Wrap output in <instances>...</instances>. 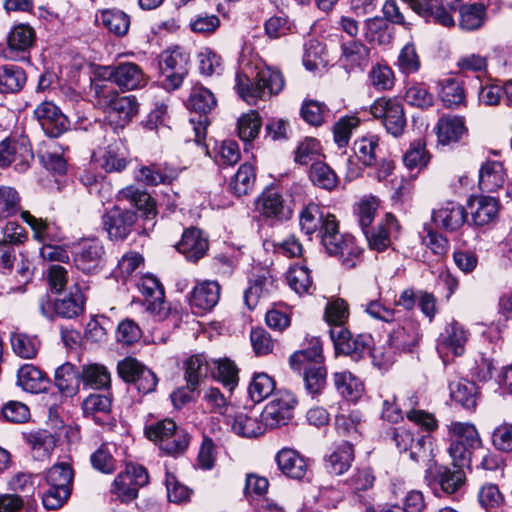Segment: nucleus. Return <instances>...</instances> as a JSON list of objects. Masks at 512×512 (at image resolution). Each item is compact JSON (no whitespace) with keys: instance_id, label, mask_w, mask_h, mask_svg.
Here are the masks:
<instances>
[{"instance_id":"obj_1","label":"nucleus","mask_w":512,"mask_h":512,"mask_svg":"<svg viewBox=\"0 0 512 512\" xmlns=\"http://www.w3.org/2000/svg\"><path fill=\"white\" fill-rule=\"evenodd\" d=\"M301 230L310 237L320 240L322 247L331 256H340L347 268L357 264L361 251L354 246L353 239L339 231L336 217L317 204H308L300 213Z\"/></svg>"},{"instance_id":"obj_2","label":"nucleus","mask_w":512,"mask_h":512,"mask_svg":"<svg viewBox=\"0 0 512 512\" xmlns=\"http://www.w3.org/2000/svg\"><path fill=\"white\" fill-rule=\"evenodd\" d=\"M329 333L336 353L350 356L358 361L370 353L374 366L388 370L396 361V349L388 343L372 349L373 338L369 334L352 335L345 322H331Z\"/></svg>"},{"instance_id":"obj_3","label":"nucleus","mask_w":512,"mask_h":512,"mask_svg":"<svg viewBox=\"0 0 512 512\" xmlns=\"http://www.w3.org/2000/svg\"><path fill=\"white\" fill-rule=\"evenodd\" d=\"M283 87V75L279 70L271 67L260 69L254 83L244 74L237 73L236 75L237 92L248 104H255L258 99L278 94Z\"/></svg>"},{"instance_id":"obj_4","label":"nucleus","mask_w":512,"mask_h":512,"mask_svg":"<svg viewBox=\"0 0 512 512\" xmlns=\"http://www.w3.org/2000/svg\"><path fill=\"white\" fill-rule=\"evenodd\" d=\"M137 287L144 297L143 305L148 317L162 319H181L183 317V313L177 305L172 307L165 303L164 288L155 276L143 275L137 282Z\"/></svg>"},{"instance_id":"obj_5","label":"nucleus","mask_w":512,"mask_h":512,"mask_svg":"<svg viewBox=\"0 0 512 512\" xmlns=\"http://www.w3.org/2000/svg\"><path fill=\"white\" fill-rule=\"evenodd\" d=\"M147 438L156 443L167 455L183 453L189 445V436L171 419H163L145 427Z\"/></svg>"},{"instance_id":"obj_6","label":"nucleus","mask_w":512,"mask_h":512,"mask_svg":"<svg viewBox=\"0 0 512 512\" xmlns=\"http://www.w3.org/2000/svg\"><path fill=\"white\" fill-rule=\"evenodd\" d=\"M93 89L99 104L107 108L108 117L118 125L124 126L138 113L135 96H119L113 88L99 84H95Z\"/></svg>"},{"instance_id":"obj_7","label":"nucleus","mask_w":512,"mask_h":512,"mask_svg":"<svg viewBox=\"0 0 512 512\" xmlns=\"http://www.w3.org/2000/svg\"><path fill=\"white\" fill-rule=\"evenodd\" d=\"M188 63L189 54L180 47L168 49L161 53L159 66L165 76L162 84L166 90H176L182 85L187 74Z\"/></svg>"},{"instance_id":"obj_8","label":"nucleus","mask_w":512,"mask_h":512,"mask_svg":"<svg viewBox=\"0 0 512 512\" xmlns=\"http://www.w3.org/2000/svg\"><path fill=\"white\" fill-rule=\"evenodd\" d=\"M370 113L381 120L387 132L397 137L402 134L406 126V119L402 104L396 98L380 97L370 106Z\"/></svg>"},{"instance_id":"obj_9","label":"nucleus","mask_w":512,"mask_h":512,"mask_svg":"<svg viewBox=\"0 0 512 512\" xmlns=\"http://www.w3.org/2000/svg\"><path fill=\"white\" fill-rule=\"evenodd\" d=\"M147 470L140 465H127L111 486V493L122 502H130L138 496V490L148 483Z\"/></svg>"},{"instance_id":"obj_10","label":"nucleus","mask_w":512,"mask_h":512,"mask_svg":"<svg viewBox=\"0 0 512 512\" xmlns=\"http://www.w3.org/2000/svg\"><path fill=\"white\" fill-rule=\"evenodd\" d=\"M297 405L295 395L287 390H279L273 399L265 406L261 419L265 426L277 428L288 424L292 419L293 410Z\"/></svg>"},{"instance_id":"obj_11","label":"nucleus","mask_w":512,"mask_h":512,"mask_svg":"<svg viewBox=\"0 0 512 512\" xmlns=\"http://www.w3.org/2000/svg\"><path fill=\"white\" fill-rule=\"evenodd\" d=\"M425 480L436 494L440 491L445 494H453L464 485L466 475L463 469L455 468L452 470L449 467L434 463L427 468Z\"/></svg>"},{"instance_id":"obj_12","label":"nucleus","mask_w":512,"mask_h":512,"mask_svg":"<svg viewBox=\"0 0 512 512\" xmlns=\"http://www.w3.org/2000/svg\"><path fill=\"white\" fill-rule=\"evenodd\" d=\"M40 308L42 315L47 318L55 316L72 319L80 316L84 309V296L78 286L70 292L69 297H65L55 302H50L49 296L45 295L41 299Z\"/></svg>"},{"instance_id":"obj_13","label":"nucleus","mask_w":512,"mask_h":512,"mask_svg":"<svg viewBox=\"0 0 512 512\" xmlns=\"http://www.w3.org/2000/svg\"><path fill=\"white\" fill-rule=\"evenodd\" d=\"M33 160V153L25 141L5 139L0 142V167L13 166L19 172H26Z\"/></svg>"},{"instance_id":"obj_14","label":"nucleus","mask_w":512,"mask_h":512,"mask_svg":"<svg viewBox=\"0 0 512 512\" xmlns=\"http://www.w3.org/2000/svg\"><path fill=\"white\" fill-rule=\"evenodd\" d=\"M104 253V247L99 239L86 238L74 246L73 260L79 270L93 273L101 267Z\"/></svg>"},{"instance_id":"obj_15","label":"nucleus","mask_w":512,"mask_h":512,"mask_svg":"<svg viewBox=\"0 0 512 512\" xmlns=\"http://www.w3.org/2000/svg\"><path fill=\"white\" fill-rule=\"evenodd\" d=\"M107 71L108 79L125 91L142 88L148 81L142 68L133 62H123L109 66Z\"/></svg>"},{"instance_id":"obj_16","label":"nucleus","mask_w":512,"mask_h":512,"mask_svg":"<svg viewBox=\"0 0 512 512\" xmlns=\"http://www.w3.org/2000/svg\"><path fill=\"white\" fill-rule=\"evenodd\" d=\"M34 116L49 137H58L69 128V120L52 102L44 101L34 110Z\"/></svg>"},{"instance_id":"obj_17","label":"nucleus","mask_w":512,"mask_h":512,"mask_svg":"<svg viewBox=\"0 0 512 512\" xmlns=\"http://www.w3.org/2000/svg\"><path fill=\"white\" fill-rule=\"evenodd\" d=\"M469 339V332L461 322H449L438 338L437 350L441 357L461 356L465 352V345Z\"/></svg>"},{"instance_id":"obj_18","label":"nucleus","mask_w":512,"mask_h":512,"mask_svg":"<svg viewBox=\"0 0 512 512\" xmlns=\"http://www.w3.org/2000/svg\"><path fill=\"white\" fill-rule=\"evenodd\" d=\"M136 220L134 212L115 206L103 216V226L111 240L122 241L132 232Z\"/></svg>"},{"instance_id":"obj_19","label":"nucleus","mask_w":512,"mask_h":512,"mask_svg":"<svg viewBox=\"0 0 512 512\" xmlns=\"http://www.w3.org/2000/svg\"><path fill=\"white\" fill-rule=\"evenodd\" d=\"M93 162L107 173L122 172L128 164L123 144L114 142L93 152Z\"/></svg>"},{"instance_id":"obj_20","label":"nucleus","mask_w":512,"mask_h":512,"mask_svg":"<svg viewBox=\"0 0 512 512\" xmlns=\"http://www.w3.org/2000/svg\"><path fill=\"white\" fill-rule=\"evenodd\" d=\"M220 297V286L215 281L197 284L189 297V305L194 315L203 316L211 311Z\"/></svg>"},{"instance_id":"obj_21","label":"nucleus","mask_w":512,"mask_h":512,"mask_svg":"<svg viewBox=\"0 0 512 512\" xmlns=\"http://www.w3.org/2000/svg\"><path fill=\"white\" fill-rule=\"evenodd\" d=\"M399 228L400 226L397 219L392 214L387 213L377 227L369 228L363 233L366 236L370 248L381 252L390 246L392 238L397 237Z\"/></svg>"},{"instance_id":"obj_22","label":"nucleus","mask_w":512,"mask_h":512,"mask_svg":"<svg viewBox=\"0 0 512 512\" xmlns=\"http://www.w3.org/2000/svg\"><path fill=\"white\" fill-rule=\"evenodd\" d=\"M256 209L262 216L274 220L289 219L292 214L282 195L274 188L262 192L256 201Z\"/></svg>"},{"instance_id":"obj_23","label":"nucleus","mask_w":512,"mask_h":512,"mask_svg":"<svg viewBox=\"0 0 512 512\" xmlns=\"http://www.w3.org/2000/svg\"><path fill=\"white\" fill-rule=\"evenodd\" d=\"M467 213L459 203L447 201L433 210L432 220L436 227L446 231L459 229L466 221Z\"/></svg>"},{"instance_id":"obj_24","label":"nucleus","mask_w":512,"mask_h":512,"mask_svg":"<svg viewBox=\"0 0 512 512\" xmlns=\"http://www.w3.org/2000/svg\"><path fill=\"white\" fill-rule=\"evenodd\" d=\"M412 11L427 21H434L445 27L454 25L452 15L442 5V0H402Z\"/></svg>"},{"instance_id":"obj_25","label":"nucleus","mask_w":512,"mask_h":512,"mask_svg":"<svg viewBox=\"0 0 512 512\" xmlns=\"http://www.w3.org/2000/svg\"><path fill=\"white\" fill-rule=\"evenodd\" d=\"M176 248L188 261L197 262L208 251L209 242L200 229L191 227L183 232L182 239Z\"/></svg>"},{"instance_id":"obj_26","label":"nucleus","mask_w":512,"mask_h":512,"mask_svg":"<svg viewBox=\"0 0 512 512\" xmlns=\"http://www.w3.org/2000/svg\"><path fill=\"white\" fill-rule=\"evenodd\" d=\"M278 468L289 478L301 480L309 471L307 460L294 449L283 448L275 457Z\"/></svg>"},{"instance_id":"obj_27","label":"nucleus","mask_w":512,"mask_h":512,"mask_svg":"<svg viewBox=\"0 0 512 512\" xmlns=\"http://www.w3.org/2000/svg\"><path fill=\"white\" fill-rule=\"evenodd\" d=\"M16 383L26 392L39 394L48 389L50 380L39 367L33 364H24L18 369Z\"/></svg>"},{"instance_id":"obj_28","label":"nucleus","mask_w":512,"mask_h":512,"mask_svg":"<svg viewBox=\"0 0 512 512\" xmlns=\"http://www.w3.org/2000/svg\"><path fill=\"white\" fill-rule=\"evenodd\" d=\"M308 346L295 351L289 358L292 370L301 372L305 366H316L324 364L322 342L318 337L307 339Z\"/></svg>"},{"instance_id":"obj_29","label":"nucleus","mask_w":512,"mask_h":512,"mask_svg":"<svg viewBox=\"0 0 512 512\" xmlns=\"http://www.w3.org/2000/svg\"><path fill=\"white\" fill-rule=\"evenodd\" d=\"M466 133L465 120L461 116H443L436 125L437 140L441 145L457 143Z\"/></svg>"},{"instance_id":"obj_30","label":"nucleus","mask_w":512,"mask_h":512,"mask_svg":"<svg viewBox=\"0 0 512 512\" xmlns=\"http://www.w3.org/2000/svg\"><path fill=\"white\" fill-rule=\"evenodd\" d=\"M470 215L475 225L484 226L492 222L499 210L498 201L491 196H478L469 200Z\"/></svg>"},{"instance_id":"obj_31","label":"nucleus","mask_w":512,"mask_h":512,"mask_svg":"<svg viewBox=\"0 0 512 512\" xmlns=\"http://www.w3.org/2000/svg\"><path fill=\"white\" fill-rule=\"evenodd\" d=\"M370 49L360 41H348L341 45L340 62L348 70L363 69L369 62Z\"/></svg>"},{"instance_id":"obj_32","label":"nucleus","mask_w":512,"mask_h":512,"mask_svg":"<svg viewBox=\"0 0 512 512\" xmlns=\"http://www.w3.org/2000/svg\"><path fill=\"white\" fill-rule=\"evenodd\" d=\"M380 138L376 134L368 133L357 138L353 144L354 154L357 159L366 167L376 164L380 158Z\"/></svg>"},{"instance_id":"obj_33","label":"nucleus","mask_w":512,"mask_h":512,"mask_svg":"<svg viewBox=\"0 0 512 512\" xmlns=\"http://www.w3.org/2000/svg\"><path fill=\"white\" fill-rule=\"evenodd\" d=\"M117 200L127 201L138 210L142 211L147 219H153L156 215L155 202L146 192L134 186H127L117 194Z\"/></svg>"},{"instance_id":"obj_34","label":"nucleus","mask_w":512,"mask_h":512,"mask_svg":"<svg viewBox=\"0 0 512 512\" xmlns=\"http://www.w3.org/2000/svg\"><path fill=\"white\" fill-rule=\"evenodd\" d=\"M334 386L338 393L347 401L356 402L364 394V384L349 371L333 374Z\"/></svg>"},{"instance_id":"obj_35","label":"nucleus","mask_w":512,"mask_h":512,"mask_svg":"<svg viewBox=\"0 0 512 512\" xmlns=\"http://www.w3.org/2000/svg\"><path fill=\"white\" fill-rule=\"evenodd\" d=\"M353 460V445L349 441H343L325 459V468L330 474L342 475L350 468Z\"/></svg>"},{"instance_id":"obj_36","label":"nucleus","mask_w":512,"mask_h":512,"mask_svg":"<svg viewBox=\"0 0 512 512\" xmlns=\"http://www.w3.org/2000/svg\"><path fill=\"white\" fill-rule=\"evenodd\" d=\"M13 352L22 359H33L36 357L41 341L37 335L24 331H15L10 336Z\"/></svg>"},{"instance_id":"obj_37","label":"nucleus","mask_w":512,"mask_h":512,"mask_svg":"<svg viewBox=\"0 0 512 512\" xmlns=\"http://www.w3.org/2000/svg\"><path fill=\"white\" fill-rule=\"evenodd\" d=\"M21 218L31 227L33 237L43 244L59 240L60 233L58 227L42 218H36L28 211L21 213Z\"/></svg>"},{"instance_id":"obj_38","label":"nucleus","mask_w":512,"mask_h":512,"mask_svg":"<svg viewBox=\"0 0 512 512\" xmlns=\"http://www.w3.org/2000/svg\"><path fill=\"white\" fill-rule=\"evenodd\" d=\"M504 169L497 161H487L479 171V187L485 192H494L504 184Z\"/></svg>"},{"instance_id":"obj_39","label":"nucleus","mask_w":512,"mask_h":512,"mask_svg":"<svg viewBox=\"0 0 512 512\" xmlns=\"http://www.w3.org/2000/svg\"><path fill=\"white\" fill-rule=\"evenodd\" d=\"M451 398L466 409H474L479 395L475 383L466 379H459L449 385Z\"/></svg>"},{"instance_id":"obj_40","label":"nucleus","mask_w":512,"mask_h":512,"mask_svg":"<svg viewBox=\"0 0 512 512\" xmlns=\"http://www.w3.org/2000/svg\"><path fill=\"white\" fill-rule=\"evenodd\" d=\"M265 423L258 419L257 416L248 415L246 413H237L231 421L232 431L242 437L254 438L265 432Z\"/></svg>"},{"instance_id":"obj_41","label":"nucleus","mask_w":512,"mask_h":512,"mask_svg":"<svg viewBox=\"0 0 512 512\" xmlns=\"http://www.w3.org/2000/svg\"><path fill=\"white\" fill-rule=\"evenodd\" d=\"M80 373L71 363H65L55 371V385L65 396H73L78 392Z\"/></svg>"},{"instance_id":"obj_42","label":"nucleus","mask_w":512,"mask_h":512,"mask_svg":"<svg viewBox=\"0 0 512 512\" xmlns=\"http://www.w3.org/2000/svg\"><path fill=\"white\" fill-rule=\"evenodd\" d=\"M27 80L25 71L18 65L7 64L0 66V92L17 93Z\"/></svg>"},{"instance_id":"obj_43","label":"nucleus","mask_w":512,"mask_h":512,"mask_svg":"<svg viewBox=\"0 0 512 512\" xmlns=\"http://www.w3.org/2000/svg\"><path fill=\"white\" fill-rule=\"evenodd\" d=\"M96 21L116 36H124L130 26L129 16L117 9L102 10L96 14Z\"/></svg>"},{"instance_id":"obj_44","label":"nucleus","mask_w":512,"mask_h":512,"mask_svg":"<svg viewBox=\"0 0 512 512\" xmlns=\"http://www.w3.org/2000/svg\"><path fill=\"white\" fill-rule=\"evenodd\" d=\"M419 340L418 328L415 322H406L398 326L389 335V343L396 350H410Z\"/></svg>"},{"instance_id":"obj_45","label":"nucleus","mask_w":512,"mask_h":512,"mask_svg":"<svg viewBox=\"0 0 512 512\" xmlns=\"http://www.w3.org/2000/svg\"><path fill=\"white\" fill-rule=\"evenodd\" d=\"M289 287L298 295L311 294L314 290L310 270L305 265H295L286 274Z\"/></svg>"},{"instance_id":"obj_46","label":"nucleus","mask_w":512,"mask_h":512,"mask_svg":"<svg viewBox=\"0 0 512 512\" xmlns=\"http://www.w3.org/2000/svg\"><path fill=\"white\" fill-rule=\"evenodd\" d=\"M394 65L404 76L415 74L420 70L421 60L413 42L406 43L400 49Z\"/></svg>"},{"instance_id":"obj_47","label":"nucleus","mask_w":512,"mask_h":512,"mask_svg":"<svg viewBox=\"0 0 512 512\" xmlns=\"http://www.w3.org/2000/svg\"><path fill=\"white\" fill-rule=\"evenodd\" d=\"M429 161L430 154L426 149V142L421 138L411 142L403 155V163L411 171L425 168Z\"/></svg>"},{"instance_id":"obj_48","label":"nucleus","mask_w":512,"mask_h":512,"mask_svg":"<svg viewBox=\"0 0 512 512\" xmlns=\"http://www.w3.org/2000/svg\"><path fill=\"white\" fill-rule=\"evenodd\" d=\"M80 379L85 386L92 389L108 388L111 383L110 373L100 364H89L82 367Z\"/></svg>"},{"instance_id":"obj_49","label":"nucleus","mask_w":512,"mask_h":512,"mask_svg":"<svg viewBox=\"0 0 512 512\" xmlns=\"http://www.w3.org/2000/svg\"><path fill=\"white\" fill-rule=\"evenodd\" d=\"M217 104L214 94L202 85H195L191 89L186 106L190 110L206 114Z\"/></svg>"},{"instance_id":"obj_50","label":"nucleus","mask_w":512,"mask_h":512,"mask_svg":"<svg viewBox=\"0 0 512 512\" xmlns=\"http://www.w3.org/2000/svg\"><path fill=\"white\" fill-rule=\"evenodd\" d=\"M302 371L307 393L312 397L319 395L326 384L327 370L325 365L305 366Z\"/></svg>"},{"instance_id":"obj_51","label":"nucleus","mask_w":512,"mask_h":512,"mask_svg":"<svg viewBox=\"0 0 512 512\" xmlns=\"http://www.w3.org/2000/svg\"><path fill=\"white\" fill-rule=\"evenodd\" d=\"M459 13L460 27L465 30H475L483 25L486 17V8L481 3L462 5Z\"/></svg>"},{"instance_id":"obj_52","label":"nucleus","mask_w":512,"mask_h":512,"mask_svg":"<svg viewBox=\"0 0 512 512\" xmlns=\"http://www.w3.org/2000/svg\"><path fill=\"white\" fill-rule=\"evenodd\" d=\"M275 380L267 373L254 374L248 388V393L253 402L259 403L269 397L275 390Z\"/></svg>"},{"instance_id":"obj_53","label":"nucleus","mask_w":512,"mask_h":512,"mask_svg":"<svg viewBox=\"0 0 512 512\" xmlns=\"http://www.w3.org/2000/svg\"><path fill=\"white\" fill-rule=\"evenodd\" d=\"M111 398L104 394H91L82 403V410L86 417L91 416L93 420L102 425L104 421L101 420L97 414L107 415L111 410Z\"/></svg>"},{"instance_id":"obj_54","label":"nucleus","mask_w":512,"mask_h":512,"mask_svg":"<svg viewBox=\"0 0 512 512\" xmlns=\"http://www.w3.org/2000/svg\"><path fill=\"white\" fill-rule=\"evenodd\" d=\"M439 96L447 107H457L465 101L461 84L454 78H445L439 82Z\"/></svg>"},{"instance_id":"obj_55","label":"nucleus","mask_w":512,"mask_h":512,"mask_svg":"<svg viewBox=\"0 0 512 512\" xmlns=\"http://www.w3.org/2000/svg\"><path fill=\"white\" fill-rule=\"evenodd\" d=\"M208 369V362L204 355L198 354L187 359L185 362L187 388L196 390L200 379L207 376Z\"/></svg>"},{"instance_id":"obj_56","label":"nucleus","mask_w":512,"mask_h":512,"mask_svg":"<svg viewBox=\"0 0 512 512\" xmlns=\"http://www.w3.org/2000/svg\"><path fill=\"white\" fill-rule=\"evenodd\" d=\"M370 84L379 91L391 90L395 84V74L392 68L386 63L374 64L369 73Z\"/></svg>"},{"instance_id":"obj_57","label":"nucleus","mask_w":512,"mask_h":512,"mask_svg":"<svg viewBox=\"0 0 512 512\" xmlns=\"http://www.w3.org/2000/svg\"><path fill=\"white\" fill-rule=\"evenodd\" d=\"M450 434L464 443L468 448L477 451L482 447V441L474 425L456 422L450 426Z\"/></svg>"},{"instance_id":"obj_58","label":"nucleus","mask_w":512,"mask_h":512,"mask_svg":"<svg viewBox=\"0 0 512 512\" xmlns=\"http://www.w3.org/2000/svg\"><path fill=\"white\" fill-rule=\"evenodd\" d=\"M309 178L314 185L325 190H332L338 182L335 172L326 163L320 161L311 165Z\"/></svg>"},{"instance_id":"obj_59","label":"nucleus","mask_w":512,"mask_h":512,"mask_svg":"<svg viewBox=\"0 0 512 512\" xmlns=\"http://www.w3.org/2000/svg\"><path fill=\"white\" fill-rule=\"evenodd\" d=\"M262 122L257 111L251 110L243 114L237 121L238 136L244 142L254 140L260 131Z\"/></svg>"},{"instance_id":"obj_60","label":"nucleus","mask_w":512,"mask_h":512,"mask_svg":"<svg viewBox=\"0 0 512 512\" xmlns=\"http://www.w3.org/2000/svg\"><path fill=\"white\" fill-rule=\"evenodd\" d=\"M255 182V172L251 164H242L230 182V189L237 196L248 194Z\"/></svg>"},{"instance_id":"obj_61","label":"nucleus","mask_w":512,"mask_h":512,"mask_svg":"<svg viewBox=\"0 0 512 512\" xmlns=\"http://www.w3.org/2000/svg\"><path fill=\"white\" fill-rule=\"evenodd\" d=\"M361 414L359 411H351L349 414H339L335 417V428L338 434L358 439L360 435Z\"/></svg>"},{"instance_id":"obj_62","label":"nucleus","mask_w":512,"mask_h":512,"mask_svg":"<svg viewBox=\"0 0 512 512\" xmlns=\"http://www.w3.org/2000/svg\"><path fill=\"white\" fill-rule=\"evenodd\" d=\"M27 440L33 449L35 458L37 459H44L48 457L55 446L54 436L46 430L31 432L28 435Z\"/></svg>"},{"instance_id":"obj_63","label":"nucleus","mask_w":512,"mask_h":512,"mask_svg":"<svg viewBox=\"0 0 512 512\" xmlns=\"http://www.w3.org/2000/svg\"><path fill=\"white\" fill-rule=\"evenodd\" d=\"M46 485H61L62 488L72 490L73 470L67 463L54 464L45 475Z\"/></svg>"},{"instance_id":"obj_64","label":"nucleus","mask_w":512,"mask_h":512,"mask_svg":"<svg viewBox=\"0 0 512 512\" xmlns=\"http://www.w3.org/2000/svg\"><path fill=\"white\" fill-rule=\"evenodd\" d=\"M293 29V22L285 15H274L264 23L265 34L271 40L287 36Z\"/></svg>"}]
</instances>
